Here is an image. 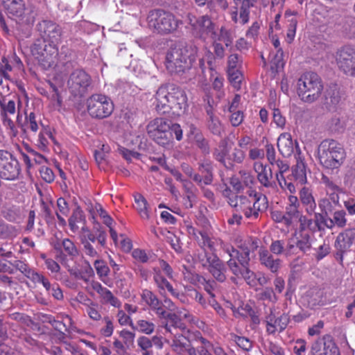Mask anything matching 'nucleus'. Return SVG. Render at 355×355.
Returning <instances> with one entry per match:
<instances>
[{"instance_id": "1", "label": "nucleus", "mask_w": 355, "mask_h": 355, "mask_svg": "<svg viewBox=\"0 0 355 355\" xmlns=\"http://www.w3.org/2000/svg\"><path fill=\"white\" fill-rule=\"evenodd\" d=\"M155 107L160 114L173 111L177 115L184 114L187 107V97L185 92L173 85L161 86L155 94Z\"/></svg>"}, {"instance_id": "2", "label": "nucleus", "mask_w": 355, "mask_h": 355, "mask_svg": "<svg viewBox=\"0 0 355 355\" xmlns=\"http://www.w3.org/2000/svg\"><path fill=\"white\" fill-rule=\"evenodd\" d=\"M198 49L193 45L176 44L167 52L166 67L171 73H182L189 70L196 59Z\"/></svg>"}, {"instance_id": "3", "label": "nucleus", "mask_w": 355, "mask_h": 355, "mask_svg": "<svg viewBox=\"0 0 355 355\" xmlns=\"http://www.w3.org/2000/svg\"><path fill=\"white\" fill-rule=\"evenodd\" d=\"M229 205L240 211L249 220H257L259 214L268 208V199L266 196L252 191L248 196L232 195L228 198Z\"/></svg>"}, {"instance_id": "4", "label": "nucleus", "mask_w": 355, "mask_h": 355, "mask_svg": "<svg viewBox=\"0 0 355 355\" xmlns=\"http://www.w3.org/2000/svg\"><path fill=\"white\" fill-rule=\"evenodd\" d=\"M146 22L153 33L161 35L173 34L182 25V20L163 9L150 10L147 15Z\"/></svg>"}, {"instance_id": "5", "label": "nucleus", "mask_w": 355, "mask_h": 355, "mask_svg": "<svg viewBox=\"0 0 355 355\" xmlns=\"http://www.w3.org/2000/svg\"><path fill=\"white\" fill-rule=\"evenodd\" d=\"M345 152L340 144L334 139L322 141L318 148V158L326 168H338L343 163Z\"/></svg>"}, {"instance_id": "6", "label": "nucleus", "mask_w": 355, "mask_h": 355, "mask_svg": "<svg viewBox=\"0 0 355 355\" xmlns=\"http://www.w3.org/2000/svg\"><path fill=\"white\" fill-rule=\"evenodd\" d=\"M297 94L305 103L317 101L323 91V84L319 76L313 72L302 74L297 80Z\"/></svg>"}, {"instance_id": "7", "label": "nucleus", "mask_w": 355, "mask_h": 355, "mask_svg": "<svg viewBox=\"0 0 355 355\" xmlns=\"http://www.w3.org/2000/svg\"><path fill=\"white\" fill-rule=\"evenodd\" d=\"M31 53L44 69L55 66L58 55L57 45L37 40L31 48Z\"/></svg>"}, {"instance_id": "8", "label": "nucleus", "mask_w": 355, "mask_h": 355, "mask_svg": "<svg viewBox=\"0 0 355 355\" xmlns=\"http://www.w3.org/2000/svg\"><path fill=\"white\" fill-rule=\"evenodd\" d=\"M89 114L94 119H103L108 117L114 110V104L107 96L95 94L87 99Z\"/></svg>"}, {"instance_id": "9", "label": "nucleus", "mask_w": 355, "mask_h": 355, "mask_svg": "<svg viewBox=\"0 0 355 355\" xmlns=\"http://www.w3.org/2000/svg\"><path fill=\"white\" fill-rule=\"evenodd\" d=\"M7 14L22 24H31L35 21L36 13L32 6L25 7L23 0H2Z\"/></svg>"}, {"instance_id": "10", "label": "nucleus", "mask_w": 355, "mask_h": 355, "mask_svg": "<svg viewBox=\"0 0 355 355\" xmlns=\"http://www.w3.org/2000/svg\"><path fill=\"white\" fill-rule=\"evenodd\" d=\"M87 239L83 237L80 241L83 245V255L94 259L100 257L102 249L106 245L107 234L103 230H98L96 235H89Z\"/></svg>"}, {"instance_id": "11", "label": "nucleus", "mask_w": 355, "mask_h": 355, "mask_svg": "<svg viewBox=\"0 0 355 355\" xmlns=\"http://www.w3.org/2000/svg\"><path fill=\"white\" fill-rule=\"evenodd\" d=\"M169 121L163 118H157L147 125V132L157 144L166 146L171 142Z\"/></svg>"}, {"instance_id": "12", "label": "nucleus", "mask_w": 355, "mask_h": 355, "mask_svg": "<svg viewBox=\"0 0 355 355\" xmlns=\"http://www.w3.org/2000/svg\"><path fill=\"white\" fill-rule=\"evenodd\" d=\"M21 173L18 159L10 152L0 150V180H15Z\"/></svg>"}, {"instance_id": "13", "label": "nucleus", "mask_w": 355, "mask_h": 355, "mask_svg": "<svg viewBox=\"0 0 355 355\" xmlns=\"http://www.w3.org/2000/svg\"><path fill=\"white\" fill-rule=\"evenodd\" d=\"M188 20L191 26L193 34L196 37L205 40L207 37H215V24L211 18L205 15L196 18L192 15H188Z\"/></svg>"}, {"instance_id": "14", "label": "nucleus", "mask_w": 355, "mask_h": 355, "mask_svg": "<svg viewBox=\"0 0 355 355\" xmlns=\"http://www.w3.org/2000/svg\"><path fill=\"white\" fill-rule=\"evenodd\" d=\"M275 311L274 306L270 307L264 316L263 323L266 325V331L269 335L284 331L291 321L288 313L279 314Z\"/></svg>"}, {"instance_id": "15", "label": "nucleus", "mask_w": 355, "mask_h": 355, "mask_svg": "<svg viewBox=\"0 0 355 355\" xmlns=\"http://www.w3.org/2000/svg\"><path fill=\"white\" fill-rule=\"evenodd\" d=\"M91 84V77L81 69L73 71L68 80V87L70 92L77 97L83 96L88 92Z\"/></svg>"}, {"instance_id": "16", "label": "nucleus", "mask_w": 355, "mask_h": 355, "mask_svg": "<svg viewBox=\"0 0 355 355\" xmlns=\"http://www.w3.org/2000/svg\"><path fill=\"white\" fill-rule=\"evenodd\" d=\"M237 247L241 252L231 245L224 246L223 250L228 254L230 257L240 258L241 259L243 263H250V252H254L259 247L258 239L256 238L249 237L243 241H240V243H238Z\"/></svg>"}, {"instance_id": "17", "label": "nucleus", "mask_w": 355, "mask_h": 355, "mask_svg": "<svg viewBox=\"0 0 355 355\" xmlns=\"http://www.w3.org/2000/svg\"><path fill=\"white\" fill-rule=\"evenodd\" d=\"M42 40L57 45L61 42L62 30L59 25L50 20H43L37 24Z\"/></svg>"}, {"instance_id": "18", "label": "nucleus", "mask_w": 355, "mask_h": 355, "mask_svg": "<svg viewBox=\"0 0 355 355\" xmlns=\"http://www.w3.org/2000/svg\"><path fill=\"white\" fill-rule=\"evenodd\" d=\"M336 60L339 69L350 76L355 62V49L349 46L340 48L336 53Z\"/></svg>"}, {"instance_id": "19", "label": "nucleus", "mask_w": 355, "mask_h": 355, "mask_svg": "<svg viewBox=\"0 0 355 355\" xmlns=\"http://www.w3.org/2000/svg\"><path fill=\"white\" fill-rule=\"evenodd\" d=\"M257 0H242L241 6H235L230 12L232 21L234 24L245 25L250 21V8L254 7Z\"/></svg>"}, {"instance_id": "20", "label": "nucleus", "mask_w": 355, "mask_h": 355, "mask_svg": "<svg viewBox=\"0 0 355 355\" xmlns=\"http://www.w3.org/2000/svg\"><path fill=\"white\" fill-rule=\"evenodd\" d=\"M312 355H340L339 349L330 337L315 340L311 346Z\"/></svg>"}, {"instance_id": "21", "label": "nucleus", "mask_w": 355, "mask_h": 355, "mask_svg": "<svg viewBox=\"0 0 355 355\" xmlns=\"http://www.w3.org/2000/svg\"><path fill=\"white\" fill-rule=\"evenodd\" d=\"M153 280L161 295H164L167 291L173 297L183 301L184 295L173 288L171 284L162 275L159 268H153Z\"/></svg>"}, {"instance_id": "22", "label": "nucleus", "mask_w": 355, "mask_h": 355, "mask_svg": "<svg viewBox=\"0 0 355 355\" xmlns=\"http://www.w3.org/2000/svg\"><path fill=\"white\" fill-rule=\"evenodd\" d=\"M254 169L257 173L259 182L266 188L275 189L276 182L273 180V174L271 168H267L262 163L256 162L254 164Z\"/></svg>"}, {"instance_id": "23", "label": "nucleus", "mask_w": 355, "mask_h": 355, "mask_svg": "<svg viewBox=\"0 0 355 355\" xmlns=\"http://www.w3.org/2000/svg\"><path fill=\"white\" fill-rule=\"evenodd\" d=\"M91 287L99 295L103 304H109L115 308L121 307V301L109 289L103 287L101 283L92 281Z\"/></svg>"}, {"instance_id": "24", "label": "nucleus", "mask_w": 355, "mask_h": 355, "mask_svg": "<svg viewBox=\"0 0 355 355\" xmlns=\"http://www.w3.org/2000/svg\"><path fill=\"white\" fill-rule=\"evenodd\" d=\"M142 300L155 312L157 317H163L165 310L162 302L151 291L144 289L141 294Z\"/></svg>"}, {"instance_id": "25", "label": "nucleus", "mask_w": 355, "mask_h": 355, "mask_svg": "<svg viewBox=\"0 0 355 355\" xmlns=\"http://www.w3.org/2000/svg\"><path fill=\"white\" fill-rule=\"evenodd\" d=\"M300 204L309 216H312L316 209V202L310 189L303 187L299 191Z\"/></svg>"}, {"instance_id": "26", "label": "nucleus", "mask_w": 355, "mask_h": 355, "mask_svg": "<svg viewBox=\"0 0 355 355\" xmlns=\"http://www.w3.org/2000/svg\"><path fill=\"white\" fill-rule=\"evenodd\" d=\"M53 248L57 251H60L64 253L65 255L69 257L71 259L78 257L79 251L74 244V243L69 239H64L62 240L57 239L51 242Z\"/></svg>"}, {"instance_id": "27", "label": "nucleus", "mask_w": 355, "mask_h": 355, "mask_svg": "<svg viewBox=\"0 0 355 355\" xmlns=\"http://www.w3.org/2000/svg\"><path fill=\"white\" fill-rule=\"evenodd\" d=\"M207 269L215 279V280L222 283L227 279V268L224 262L220 259L217 255L214 257L213 261L211 262Z\"/></svg>"}, {"instance_id": "28", "label": "nucleus", "mask_w": 355, "mask_h": 355, "mask_svg": "<svg viewBox=\"0 0 355 355\" xmlns=\"http://www.w3.org/2000/svg\"><path fill=\"white\" fill-rule=\"evenodd\" d=\"M259 261L272 272L278 271L281 261L279 259H275L273 255L268 250L260 248L259 251Z\"/></svg>"}, {"instance_id": "29", "label": "nucleus", "mask_w": 355, "mask_h": 355, "mask_svg": "<svg viewBox=\"0 0 355 355\" xmlns=\"http://www.w3.org/2000/svg\"><path fill=\"white\" fill-rule=\"evenodd\" d=\"M355 241V229H348L340 233L336 240V247L343 252L347 250Z\"/></svg>"}, {"instance_id": "30", "label": "nucleus", "mask_w": 355, "mask_h": 355, "mask_svg": "<svg viewBox=\"0 0 355 355\" xmlns=\"http://www.w3.org/2000/svg\"><path fill=\"white\" fill-rule=\"evenodd\" d=\"M207 118L206 125L208 130L215 135H220L223 126L219 119L216 116L213 107L209 105L205 108Z\"/></svg>"}, {"instance_id": "31", "label": "nucleus", "mask_w": 355, "mask_h": 355, "mask_svg": "<svg viewBox=\"0 0 355 355\" xmlns=\"http://www.w3.org/2000/svg\"><path fill=\"white\" fill-rule=\"evenodd\" d=\"M277 147L279 153L285 157H290L293 153L294 144L290 133L284 132L279 136Z\"/></svg>"}, {"instance_id": "32", "label": "nucleus", "mask_w": 355, "mask_h": 355, "mask_svg": "<svg viewBox=\"0 0 355 355\" xmlns=\"http://www.w3.org/2000/svg\"><path fill=\"white\" fill-rule=\"evenodd\" d=\"M230 149L227 146V141L222 140L218 146L215 148L213 156L218 162H220L226 168H231L232 163L229 161Z\"/></svg>"}, {"instance_id": "33", "label": "nucleus", "mask_w": 355, "mask_h": 355, "mask_svg": "<svg viewBox=\"0 0 355 355\" xmlns=\"http://www.w3.org/2000/svg\"><path fill=\"white\" fill-rule=\"evenodd\" d=\"M296 164L292 168V175L294 180L301 185L306 183V170L304 160L300 157V153L295 156Z\"/></svg>"}, {"instance_id": "34", "label": "nucleus", "mask_w": 355, "mask_h": 355, "mask_svg": "<svg viewBox=\"0 0 355 355\" xmlns=\"http://www.w3.org/2000/svg\"><path fill=\"white\" fill-rule=\"evenodd\" d=\"M158 318L160 320H168V322H166L164 325V328L167 332L170 333L171 335L175 334L173 332L171 327H173L175 329H179L182 330L186 329L185 324L181 321L180 318L175 313H168L165 311L164 316Z\"/></svg>"}, {"instance_id": "35", "label": "nucleus", "mask_w": 355, "mask_h": 355, "mask_svg": "<svg viewBox=\"0 0 355 355\" xmlns=\"http://www.w3.org/2000/svg\"><path fill=\"white\" fill-rule=\"evenodd\" d=\"M173 335L172 343L171 347L172 349L180 355H184L186 353V349L190 344L189 340L181 334Z\"/></svg>"}, {"instance_id": "36", "label": "nucleus", "mask_w": 355, "mask_h": 355, "mask_svg": "<svg viewBox=\"0 0 355 355\" xmlns=\"http://www.w3.org/2000/svg\"><path fill=\"white\" fill-rule=\"evenodd\" d=\"M341 101L339 91L334 87L327 90L324 99V105L329 110L336 109Z\"/></svg>"}, {"instance_id": "37", "label": "nucleus", "mask_w": 355, "mask_h": 355, "mask_svg": "<svg viewBox=\"0 0 355 355\" xmlns=\"http://www.w3.org/2000/svg\"><path fill=\"white\" fill-rule=\"evenodd\" d=\"M313 232L324 231L325 228L331 230V217L322 213H314Z\"/></svg>"}, {"instance_id": "38", "label": "nucleus", "mask_w": 355, "mask_h": 355, "mask_svg": "<svg viewBox=\"0 0 355 355\" xmlns=\"http://www.w3.org/2000/svg\"><path fill=\"white\" fill-rule=\"evenodd\" d=\"M193 234L201 250H206L207 248L211 251L215 250L214 241L205 232L197 231L196 232L195 230L193 229Z\"/></svg>"}, {"instance_id": "39", "label": "nucleus", "mask_w": 355, "mask_h": 355, "mask_svg": "<svg viewBox=\"0 0 355 355\" xmlns=\"http://www.w3.org/2000/svg\"><path fill=\"white\" fill-rule=\"evenodd\" d=\"M250 263H243L241 259L236 257H230L227 261V266L230 272L236 277L240 278Z\"/></svg>"}, {"instance_id": "40", "label": "nucleus", "mask_w": 355, "mask_h": 355, "mask_svg": "<svg viewBox=\"0 0 355 355\" xmlns=\"http://www.w3.org/2000/svg\"><path fill=\"white\" fill-rule=\"evenodd\" d=\"M134 206L141 218H149L148 204L146 198L141 194L137 193L135 196Z\"/></svg>"}, {"instance_id": "41", "label": "nucleus", "mask_w": 355, "mask_h": 355, "mask_svg": "<svg viewBox=\"0 0 355 355\" xmlns=\"http://www.w3.org/2000/svg\"><path fill=\"white\" fill-rule=\"evenodd\" d=\"M80 297L84 300L83 304L87 306L86 311L89 317L93 320H100L101 314L98 309V305L83 295H80Z\"/></svg>"}, {"instance_id": "42", "label": "nucleus", "mask_w": 355, "mask_h": 355, "mask_svg": "<svg viewBox=\"0 0 355 355\" xmlns=\"http://www.w3.org/2000/svg\"><path fill=\"white\" fill-rule=\"evenodd\" d=\"M1 214L7 220L14 222L20 217V209L16 205H5L2 207Z\"/></svg>"}, {"instance_id": "43", "label": "nucleus", "mask_w": 355, "mask_h": 355, "mask_svg": "<svg viewBox=\"0 0 355 355\" xmlns=\"http://www.w3.org/2000/svg\"><path fill=\"white\" fill-rule=\"evenodd\" d=\"M295 246L304 254H308L312 248L311 236L308 233H300L297 238Z\"/></svg>"}, {"instance_id": "44", "label": "nucleus", "mask_w": 355, "mask_h": 355, "mask_svg": "<svg viewBox=\"0 0 355 355\" xmlns=\"http://www.w3.org/2000/svg\"><path fill=\"white\" fill-rule=\"evenodd\" d=\"M199 171L205 173L203 183L205 185L211 184L213 180L212 164L209 160H203L199 165Z\"/></svg>"}, {"instance_id": "45", "label": "nucleus", "mask_w": 355, "mask_h": 355, "mask_svg": "<svg viewBox=\"0 0 355 355\" xmlns=\"http://www.w3.org/2000/svg\"><path fill=\"white\" fill-rule=\"evenodd\" d=\"M306 297L309 306L319 305L322 302V291L318 288H312L306 292Z\"/></svg>"}, {"instance_id": "46", "label": "nucleus", "mask_w": 355, "mask_h": 355, "mask_svg": "<svg viewBox=\"0 0 355 355\" xmlns=\"http://www.w3.org/2000/svg\"><path fill=\"white\" fill-rule=\"evenodd\" d=\"M49 139L54 141L52 133L46 128H42L37 139V146L40 150H45L49 144Z\"/></svg>"}, {"instance_id": "47", "label": "nucleus", "mask_w": 355, "mask_h": 355, "mask_svg": "<svg viewBox=\"0 0 355 355\" xmlns=\"http://www.w3.org/2000/svg\"><path fill=\"white\" fill-rule=\"evenodd\" d=\"M284 53L282 49L277 50L276 53L270 60V70L272 73H277L284 68V61L283 60Z\"/></svg>"}, {"instance_id": "48", "label": "nucleus", "mask_w": 355, "mask_h": 355, "mask_svg": "<svg viewBox=\"0 0 355 355\" xmlns=\"http://www.w3.org/2000/svg\"><path fill=\"white\" fill-rule=\"evenodd\" d=\"M211 40L215 42L223 41L225 44L226 46H229L232 43L233 36L230 30L222 26L220 29L219 33L216 32L215 37H212Z\"/></svg>"}, {"instance_id": "49", "label": "nucleus", "mask_w": 355, "mask_h": 355, "mask_svg": "<svg viewBox=\"0 0 355 355\" xmlns=\"http://www.w3.org/2000/svg\"><path fill=\"white\" fill-rule=\"evenodd\" d=\"M345 216L346 213L344 210L334 211L332 218H331V230L334 229L335 227L340 228L344 227L347 224Z\"/></svg>"}, {"instance_id": "50", "label": "nucleus", "mask_w": 355, "mask_h": 355, "mask_svg": "<svg viewBox=\"0 0 355 355\" xmlns=\"http://www.w3.org/2000/svg\"><path fill=\"white\" fill-rule=\"evenodd\" d=\"M94 267L100 279L107 284L105 279L110 272V268L107 265L103 260L98 258L94 261Z\"/></svg>"}, {"instance_id": "51", "label": "nucleus", "mask_w": 355, "mask_h": 355, "mask_svg": "<svg viewBox=\"0 0 355 355\" xmlns=\"http://www.w3.org/2000/svg\"><path fill=\"white\" fill-rule=\"evenodd\" d=\"M301 211L299 209L286 207L284 217L286 220V226L291 227L294 223L297 221V218L300 214Z\"/></svg>"}, {"instance_id": "52", "label": "nucleus", "mask_w": 355, "mask_h": 355, "mask_svg": "<svg viewBox=\"0 0 355 355\" xmlns=\"http://www.w3.org/2000/svg\"><path fill=\"white\" fill-rule=\"evenodd\" d=\"M297 221L299 223V230L302 232L306 230H309L313 232V220L309 218L306 215L303 214L301 211L299 214Z\"/></svg>"}, {"instance_id": "53", "label": "nucleus", "mask_w": 355, "mask_h": 355, "mask_svg": "<svg viewBox=\"0 0 355 355\" xmlns=\"http://www.w3.org/2000/svg\"><path fill=\"white\" fill-rule=\"evenodd\" d=\"M155 328V324L153 322L142 319L137 322V327H135L134 329H137L143 334L150 335L154 332Z\"/></svg>"}, {"instance_id": "54", "label": "nucleus", "mask_w": 355, "mask_h": 355, "mask_svg": "<svg viewBox=\"0 0 355 355\" xmlns=\"http://www.w3.org/2000/svg\"><path fill=\"white\" fill-rule=\"evenodd\" d=\"M259 299L275 304L278 301V297L271 287H265L259 293Z\"/></svg>"}, {"instance_id": "55", "label": "nucleus", "mask_w": 355, "mask_h": 355, "mask_svg": "<svg viewBox=\"0 0 355 355\" xmlns=\"http://www.w3.org/2000/svg\"><path fill=\"white\" fill-rule=\"evenodd\" d=\"M216 254L212 253H208L206 250H202L201 252H198L196 254V259L201 264V266L206 268L209 266L211 262L213 261L214 257Z\"/></svg>"}, {"instance_id": "56", "label": "nucleus", "mask_w": 355, "mask_h": 355, "mask_svg": "<svg viewBox=\"0 0 355 355\" xmlns=\"http://www.w3.org/2000/svg\"><path fill=\"white\" fill-rule=\"evenodd\" d=\"M30 279L34 283L42 284L47 293H50L53 285L50 283L48 278L44 277L42 274L35 272V274L31 275Z\"/></svg>"}, {"instance_id": "57", "label": "nucleus", "mask_w": 355, "mask_h": 355, "mask_svg": "<svg viewBox=\"0 0 355 355\" xmlns=\"http://www.w3.org/2000/svg\"><path fill=\"white\" fill-rule=\"evenodd\" d=\"M240 278H243L251 287H254L257 285V274L252 271L249 266L244 270V272H243Z\"/></svg>"}, {"instance_id": "58", "label": "nucleus", "mask_w": 355, "mask_h": 355, "mask_svg": "<svg viewBox=\"0 0 355 355\" xmlns=\"http://www.w3.org/2000/svg\"><path fill=\"white\" fill-rule=\"evenodd\" d=\"M16 234L17 231L15 227L3 221H0V237H12L15 236Z\"/></svg>"}, {"instance_id": "59", "label": "nucleus", "mask_w": 355, "mask_h": 355, "mask_svg": "<svg viewBox=\"0 0 355 355\" xmlns=\"http://www.w3.org/2000/svg\"><path fill=\"white\" fill-rule=\"evenodd\" d=\"M229 80L236 89L240 88L242 75L239 69L227 70Z\"/></svg>"}, {"instance_id": "60", "label": "nucleus", "mask_w": 355, "mask_h": 355, "mask_svg": "<svg viewBox=\"0 0 355 355\" xmlns=\"http://www.w3.org/2000/svg\"><path fill=\"white\" fill-rule=\"evenodd\" d=\"M199 340L201 345L197 347L198 355H213L210 350L214 344L203 337H200Z\"/></svg>"}, {"instance_id": "61", "label": "nucleus", "mask_w": 355, "mask_h": 355, "mask_svg": "<svg viewBox=\"0 0 355 355\" xmlns=\"http://www.w3.org/2000/svg\"><path fill=\"white\" fill-rule=\"evenodd\" d=\"M12 266L23 273L26 277L30 279L32 274H35V271L32 270L28 266L24 261L20 260H15L12 263Z\"/></svg>"}, {"instance_id": "62", "label": "nucleus", "mask_w": 355, "mask_h": 355, "mask_svg": "<svg viewBox=\"0 0 355 355\" xmlns=\"http://www.w3.org/2000/svg\"><path fill=\"white\" fill-rule=\"evenodd\" d=\"M26 128L34 133L39 130V125L34 112H31L26 116Z\"/></svg>"}, {"instance_id": "63", "label": "nucleus", "mask_w": 355, "mask_h": 355, "mask_svg": "<svg viewBox=\"0 0 355 355\" xmlns=\"http://www.w3.org/2000/svg\"><path fill=\"white\" fill-rule=\"evenodd\" d=\"M345 125V121L343 118L338 116H334L331 118L329 122V127L332 131L339 132L343 130Z\"/></svg>"}, {"instance_id": "64", "label": "nucleus", "mask_w": 355, "mask_h": 355, "mask_svg": "<svg viewBox=\"0 0 355 355\" xmlns=\"http://www.w3.org/2000/svg\"><path fill=\"white\" fill-rule=\"evenodd\" d=\"M242 60L238 54H231L228 57L227 70L239 69Z\"/></svg>"}]
</instances>
